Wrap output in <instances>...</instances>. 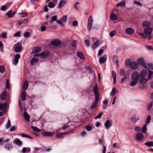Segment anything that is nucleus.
<instances>
[{
    "instance_id": "obj_35",
    "label": "nucleus",
    "mask_w": 153,
    "mask_h": 153,
    "mask_svg": "<svg viewBox=\"0 0 153 153\" xmlns=\"http://www.w3.org/2000/svg\"><path fill=\"white\" fill-rule=\"evenodd\" d=\"M24 116L25 119L27 121H30V117L29 115L26 112H24Z\"/></svg>"
},
{
    "instance_id": "obj_41",
    "label": "nucleus",
    "mask_w": 153,
    "mask_h": 153,
    "mask_svg": "<svg viewBox=\"0 0 153 153\" xmlns=\"http://www.w3.org/2000/svg\"><path fill=\"white\" fill-rule=\"evenodd\" d=\"M99 41L97 40V41L93 45L92 47L93 48H96L99 45Z\"/></svg>"
},
{
    "instance_id": "obj_12",
    "label": "nucleus",
    "mask_w": 153,
    "mask_h": 153,
    "mask_svg": "<svg viewBox=\"0 0 153 153\" xmlns=\"http://www.w3.org/2000/svg\"><path fill=\"white\" fill-rule=\"evenodd\" d=\"M130 66L131 69L134 70L138 68V64L135 62H132L130 64Z\"/></svg>"
},
{
    "instance_id": "obj_60",
    "label": "nucleus",
    "mask_w": 153,
    "mask_h": 153,
    "mask_svg": "<svg viewBox=\"0 0 153 153\" xmlns=\"http://www.w3.org/2000/svg\"><path fill=\"white\" fill-rule=\"evenodd\" d=\"M77 44V42L76 41L74 40L71 43V45L72 46L74 47H76Z\"/></svg>"
},
{
    "instance_id": "obj_57",
    "label": "nucleus",
    "mask_w": 153,
    "mask_h": 153,
    "mask_svg": "<svg viewBox=\"0 0 153 153\" xmlns=\"http://www.w3.org/2000/svg\"><path fill=\"white\" fill-rule=\"evenodd\" d=\"M21 32L19 31L16 32V33H15L14 35L13 36L14 37H19L21 36L20 33H21Z\"/></svg>"
},
{
    "instance_id": "obj_7",
    "label": "nucleus",
    "mask_w": 153,
    "mask_h": 153,
    "mask_svg": "<svg viewBox=\"0 0 153 153\" xmlns=\"http://www.w3.org/2000/svg\"><path fill=\"white\" fill-rule=\"evenodd\" d=\"M67 20V16H64L60 20H56V22L58 24L62 25L63 26V22H65Z\"/></svg>"
},
{
    "instance_id": "obj_51",
    "label": "nucleus",
    "mask_w": 153,
    "mask_h": 153,
    "mask_svg": "<svg viewBox=\"0 0 153 153\" xmlns=\"http://www.w3.org/2000/svg\"><path fill=\"white\" fill-rule=\"evenodd\" d=\"M103 114V113L102 112H100L98 115L95 117L94 119H97L99 118H101Z\"/></svg>"
},
{
    "instance_id": "obj_38",
    "label": "nucleus",
    "mask_w": 153,
    "mask_h": 153,
    "mask_svg": "<svg viewBox=\"0 0 153 153\" xmlns=\"http://www.w3.org/2000/svg\"><path fill=\"white\" fill-rule=\"evenodd\" d=\"M26 93L25 91H23L21 94V97L23 101H24L26 99Z\"/></svg>"
},
{
    "instance_id": "obj_5",
    "label": "nucleus",
    "mask_w": 153,
    "mask_h": 153,
    "mask_svg": "<svg viewBox=\"0 0 153 153\" xmlns=\"http://www.w3.org/2000/svg\"><path fill=\"white\" fill-rule=\"evenodd\" d=\"M22 46L21 43L19 42L14 45V48L15 51L16 53L19 52L22 50Z\"/></svg>"
},
{
    "instance_id": "obj_36",
    "label": "nucleus",
    "mask_w": 153,
    "mask_h": 153,
    "mask_svg": "<svg viewBox=\"0 0 153 153\" xmlns=\"http://www.w3.org/2000/svg\"><path fill=\"white\" fill-rule=\"evenodd\" d=\"M19 135L22 136V137H25L26 138H29L31 139H33L32 137L24 133L19 134Z\"/></svg>"
},
{
    "instance_id": "obj_18",
    "label": "nucleus",
    "mask_w": 153,
    "mask_h": 153,
    "mask_svg": "<svg viewBox=\"0 0 153 153\" xmlns=\"http://www.w3.org/2000/svg\"><path fill=\"white\" fill-rule=\"evenodd\" d=\"M20 55L19 54H16L14 57V63L15 65H16L18 62L20 58Z\"/></svg>"
},
{
    "instance_id": "obj_20",
    "label": "nucleus",
    "mask_w": 153,
    "mask_h": 153,
    "mask_svg": "<svg viewBox=\"0 0 153 153\" xmlns=\"http://www.w3.org/2000/svg\"><path fill=\"white\" fill-rule=\"evenodd\" d=\"M147 74V71L145 70H144L141 71L140 75L141 78H145Z\"/></svg>"
},
{
    "instance_id": "obj_47",
    "label": "nucleus",
    "mask_w": 153,
    "mask_h": 153,
    "mask_svg": "<svg viewBox=\"0 0 153 153\" xmlns=\"http://www.w3.org/2000/svg\"><path fill=\"white\" fill-rule=\"evenodd\" d=\"M6 127L7 129L9 128L11 126L10 121L9 120H8L7 123L6 124Z\"/></svg>"
},
{
    "instance_id": "obj_55",
    "label": "nucleus",
    "mask_w": 153,
    "mask_h": 153,
    "mask_svg": "<svg viewBox=\"0 0 153 153\" xmlns=\"http://www.w3.org/2000/svg\"><path fill=\"white\" fill-rule=\"evenodd\" d=\"M134 4H136L137 5L139 6L140 7H141L142 6V4L140 3H139L138 1H134L133 2Z\"/></svg>"
},
{
    "instance_id": "obj_19",
    "label": "nucleus",
    "mask_w": 153,
    "mask_h": 153,
    "mask_svg": "<svg viewBox=\"0 0 153 153\" xmlns=\"http://www.w3.org/2000/svg\"><path fill=\"white\" fill-rule=\"evenodd\" d=\"M106 55H105L103 56L100 57L99 60V62L100 64H103L106 62Z\"/></svg>"
},
{
    "instance_id": "obj_37",
    "label": "nucleus",
    "mask_w": 153,
    "mask_h": 153,
    "mask_svg": "<svg viewBox=\"0 0 153 153\" xmlns=\"http://www.w3.org/2000/svg\"><path fill=\"white\" fill-rule=\"evenodd\" d=\"M31 128L33 131L36 132H39L41 131V130L38 128L37 127H34L33 126H31Z\"/></svg>"
},
{
    "instance_id": "obj_22",
    "label": "nucleus",
    "mask_w": 153,
    "mask_h": 153,
    "mask_svg": "<svg viewBox=\"0 0 153 153\" xmlns=\"http://www.w3.org/2000/svg\"><path fill=\"white\" fill-rule=\"evenodd\" d=\"M43 136H45L51 137L53 135L55 134L51 132L45 131L42 133Z\"/></svg>"
},
{
    "instance_id": "obj_63",
    "label": "nucleus",
    "mask_w": 153,
    "mask_h": 153,
    "mask_svg": "<svg viewBox=\"0 0 153 153\" xmlns=\"http://www.w3.org/2000/svg\"><path fill=\"white\" fill-rule=\"evenodd\" d=\"M112 74L113 79L116 78V73L114 71H112Z\"/></svg>"
},
{
    "instance_id": "obj_14",
    "label": "nucleus",
    "mask_w": 153,
    "mask_h": 153,
    "mask_svg": "<svg viewBox=\"0 0 153 153\" xmlns=\"http://www.w3.org/2000/svg\"><path fill=\"white\" fill-rule=\"evenodd\" d=\"M138 63L141 65L145 68H147L146 65V63L144 62V60L143 58H140L138 59L137 60Z\"/></svg>"
},
{
    "instance_id": "obj_1",
    "label": "nucleus",
    "mask_w": 153,
    "mask_h": 153,
    "mask_svg": "<svg viewBox=\"0 0 153 153\" xmlns=\"http://www.w3.org/2000/svg\"><path fill=\"white\" fill-rule=\"evenodd\" d=\"M93 91L95 96V100L90 106V108L92 110L94 109L97 106V102L99 99V93L98 92V88L97 85H96L94 86Z\"/></svg>"
},
{
    "instance_id": "obj_40",
    "label": "nucleus",
    "mask_w": 153,
    "mask_h": 153,
    "mask_svg": "<svg viewBox=\"0 0 153 153\" xmlns=\"http://www.w3.org/2000/svg\"><path fill=\"white\" fill-rule=\"evenodd\" d=\"M110 19L112 20H116L117 19V16L114 14H111V15Z\"/></svg>"
},
{
    "instance_id": "obj_28",
    "label": "nucleus",
    "mask_w": 153,
    "mask_h": 153,
    "mask_svg": "<svg viewBox=\"0 0 153 153\" xmlns=\"http://www.w3.org/2000/svg\"><path fill=\"white\" fill-rule=\"evenodd\" d=\"M14 142L16 145L19 146H20L22 144V142L17 138L15 139Z\"/></svg>"
},
{
    "instance_id": "obj_58",
    "label": "nucleus",
    "mask_w": 153,
    "mask_h": 153,
    "mask_svg": "<svg viewBox=\"0 0 153 153\" xmlns=\"http://www.w3.org/2000/svg\"><path fill=\"white\" fill-rule=\"evenodd\" d=\"M79 2H76L75 4L74 7L77 11L78 10V5L79 4Z\"/></svg>"
},
{
    "instance_id": "obj_33",
    "label": "nucleus",
    "mask_w": 153,
    "mask_h": 153,
    "mask_svg": "<svg viewBox=\"0 0 153 153\" xmlns=\"http://www.w3.org/2000/svg\"><path fill=\"white\" fill-rule=\"evenodd\" d=\"M7 97L6 92H3L0 96V98L1 100H5Z\"/></svg>"
},
{
    "instance_id": "obj_16",
    "label": "nucleus",
    "mask_w": 153,
    "mask_h": 153,
    "mask_svg": "<svg viewBox=\"0 0 153 153\" xmlns=\"http://www.w3.org/2000/svg\"><path fill=\"white\" fill-rule=\"evenodd\" d=\"M66 0H61L59 3L58 8V9H60L62 8L64 5L66 4Z\"/></svg>"
},
{
    "instance_id": "obj_44",
    "label": "nucleus",
    "mask_w": 153,
    "mask_h": 153,
    "mask_svg": "<svg viewBox=\"0 0 153 153\" xmlns=\"http://www.w3.org/2000/svg\"><path fill=\"white\" fill-rule=\"evenodd\" d=\"M146 146L149 147H153V142H146L145 143Z\"/></svg>"
},
{
    "instance_id": "obj_9",
    "label": "nucleus",
    "mask_w": 153,
    "mask_h": 153,
    "mask_svg": "<svg viewBox=\"0 0 153 153\" xmlns=\"http://www.w3.org/2000/svg\"><path fill=\"white\" fill-rule=\"evenodd\" d=\"M49 52L48 51H46L45 52L37 54V55L40 56L42 58H47L49 56Z\"/></svg>"
},
{
    "instance_id": "obj_53",
    "label": "nucleus",
    "mask_w": 153,
    "mask_h": 153,
    "mask_svg": "<svg viewBox=\"0 0 153 153\" xmlns=\"http://www.w3.org/2000/svg\"><path fill=\"white\" fill-rule=\"evenodd\" d=\"M48 6L51 8H53L54 7L55 4L52 2H51L48 4Z\"/></svg>"
},
{
    "instance_id": "obj_15",
    "label": "nucleus",
    "mask_w": 153,
    "mask_h": 153,
    "mask_svg": "<svg viewBox=\"0 0 153 153\" xmlns=\"http://www.w3.org/2000/svg\"><path fill=\"white\" fill-rule=\"evenodd\" d=\"M139 119V117L136 115H133L131 117V120L133 123H135Z\"/></svg>"
},
{
    "instance_id": "obj_24",
    "label": "nucleus",
    "mask_w": 153,
    "mask_h": 153,
    "mask_svg": "<svg viewBox=\"0 0 153 153\" xmlns=\"http://www.w3.org/2000/svg\"><path fill=\"white\" fill-rule=\"evenodd\" d=\"M7 107V105L5 103H2L0 102V110H5Z\"/></svg>"
},
{
    "instance_id": "obj_46",
    "label": "nucleus",
    "mask_w": 153,
    "mask_h": 153,
    "mask_svg": "<svg viewBox=\"0 0 153 153\" xmlns=\"http://www.w3.org/2000/svg\"><path fill=\"white\" fill-rule=\"evenodd\" d=\"M19 15L21 16L20 17L21 18L26 17L28 16L27 13L25 12L20 13Z\"/></svg>"
},
{
    "instance_id": "obj_3",
    "label": "nucleus",
    "mask_w": 153,
    "mask_h": 153,
    "mask_svg": "<svg viewBox=\"0 0 153 153\" xmlns=\"http://www.w3.org/2000/svg\"><path fill=\"white\" fill-rule=\"evenodd\" d=\"M140 75L139 73L135 71L131 75V79L132 81L131 82L130 85L132 87L135 86L140 80Z\"/></svg>"
},
{
    "instance_id": "obj_43",
    "label": "nucleus",
    "mask_w": 153,
    "mask_h": 153,
    "mask_svg": "<svg viewBox=\"0 0 153 153\" xmlns=\"http://www.w3.org/2000/svg\"><path fill=\"white\" fill-rule=\"evenodd\" d=\"M153 105V102H151L149 103L147 106V108L148 110H150Z\"/></svg>"
},
{
    "instance_id": "obj_62",
    "label": "nucleus",
    "mask_w": 153,
    "mask_h": 153,
    "mask_svg": "<svg viewBox=\"0 0 153 153\" xmlns=\"http://www.w3.org/2000/svg\"><path fill=\"white\" fill-rule=\"evenodd\" d=\"M141 128L138 126L135 127L134 128V130L136 131H141Z\"/></svg>"
},
{
    "instance_id": "obj_31",
    "label": "nucleus",
    "mask_w": 153,
    "mask_h": 153,
    "mask_svg": "<svg viewBox=\"0 0 153 153\" xmlns=\"http://www.w3.org/2000/svg\"><path fill=\"white\" fill-rule=\"evenodd\" d=\"M41 48L40 47H36L35 48L34 50L32 51V53H38L41 51Z\"/></svg>"
},
{
    "instance_id": "obj_4",
    "label": "nucleus",
    "mask_w": 153,
    "mask_h": 153,
    "mask_svg": "<svg viewBox=\"0 0 153 153\" xmlns=\"http://www.w3.org/2000/svg\"><path fill=\"white\" fill-rule=\"evenodd\" d=\"M60 129H58L56 131V134L55 135L56 137L58 138H62L64 137V135H66L72 132V130H70L69 132H65L63 133L58 132Z\"/></svg>"
},
{
    "instance_id": "obj_29",
    "label": "nucleus",
    "mask_w": 153,
    "mask_h": 153,
    "mask_svg": "<svg viewBox=\"0 0 153 153\" xmlns=\"http://www.w3.org/2000/svg\"><path fill=\"white\" fill-rule=\"evenodd\" d=\"M148 71V79H151L153 75V71L148 69L147 68H146Z\"/></svg>"
},
{
    "instance_id": "obj_50",
    "label": "nucleus",
    "mask_w": 153,
    "mask_h": 153,
    "mask_svg": "<svg viewBox=\"0 0 153 153\" xmlns=\"http://www.w3.org/2000/svg\"><path fill=\"white\" fill-rule=\"evenodd\" d=\"M85 128H86V130L88 131H91L92 129V128L91 126H89L88 125L85 126Z\"/></svg>"
},
{
    "instance_id": "obj_10",
    "label": "nucleus",
    "mask_w": 153,
    "mask_h": 153,
    "mask_svg": "<svg viewBox=\"0 0 153 153\" xmlns=\"http://www.w3.org/2000/svg\"><path fill=\"white\" fill-rule=\"evenodd\" d=\"M135 138L138 141L143 140L144 137L143 134L141 133H138L135 136Z\"/></svg>"
},
{
    "instance_id": "obj_17",
    "label": "nucleus",
    "mask_w": 153,
    "mask_h": 153,
    "mask_svg": "<svg viewBox=\"0 0 153 153\" xmlns=\"http://www.w3.org/2000/svg\"><path fill=\"white\" fill-rule=\"evenodd\" d=\"M20 55L19 54H16L14 57V63L15 65H16L18 62L20 58Z\"/></svg>"
},
{
    "instance_id": "obj_49",
    "label": "nucleus",
    "mask_w": 153,
    "mask_h": 153,
    "mask_svg": "<svg viewBox=\"0 0 153 153\" xmlns=\"http://www.w3.org/2000/svg\"><path fill=\"white\" fill-rule=\"evenodd\" d=\"M146 125V124H145L142 128V132L143 133H145L147 130Z\"/></svg>"
},
{
    "instance_id": "obj_8",
    "label": "nucleus",
    "mask_w": 153,
    "mask_h": 153,
    "mask_svg": "<svg viewBox=\"0 0 153 153\" xmlns=\"http://www.w3.org/2000/svg\"><path fill=\"white\" fill-rule=\"evenodd\" d=\"M37 55H35L34 57L32 58L30 61L31 65H36V63L38 61L39 59L37 57Z\"/></svg>"
},
{
    "instance_id": "obj_59",
    "label": "nucleus",
    "mask_w": 153,
    "mask_h": 153,
    "mask_svg": "<svg viewBox=\"0 0 153 153\" xmlns=\"http://www.w3.org/2000/svg\"><path fill=\"white\" fill-rule=\"evenodd\" d=\"M12 147L11 145L10 144H7L5 145V148L8 150L10 149Z\"/></svg>"
},
{
    "instance_id": "obj_48",
    "label": "nucleus",
    "mask_w": 153,
    "mask_h": 153,
    "mask_svg": "<svg viewBox=\"0 0 153 153\" xmlns=\"http://www.w3.org/2000/svg\"><path fill=\"white\" fill-rule=\"evenodd\" d=\"M125 4V2L124 1H123L121 2H120L117 4V7L118 6H123Z\"/></svg>"
},
{
    "instance_id": "obj_64",
    "label": "nucleus",
    "mask_w": 153,
    "mask_h": 153,
    "mask_svg": "<svg viewBox=\"0 0 153 153\" xmlns=\"http://www.w3.org/2000/svg\"><path fill=\"white\" fill-rule=\"evenodd\" d=\"M149 68L152 70H153V64L152 63L149 64L148 65Z\"/></svg>"
},
{
    "instance_id": "obj_39",
    "label": "nucleus",
    "mask_w": 153,
    "mask_h": 153,
    "mask_svg": "<svg viewBox=\"0 0 153 153\" xmlns=\"http://www.w3.org/2000/svg\"><path fill=\"white\" fill-rule=\"evenodd\" d=\"M150 22L148 21H145L142 23L144 27L148 26L150 25Z\"/></svg>"
},
{
    "instance_id": "obj_6",
    "label": "nucleus",
    "mask_w": 153,
    "mask_h": 153,
    "mask_svg": "<svg viewBox=\"0 0 153 153\" xmlns=\"http://www.w3.org/2000/svg\"><path fill=\"white\" fill-rule=\"evenodd\" d=\"M93 18L91 16H89L88 22V29L90 31L91 28L93 24Z\"/></svg>"
},
{
    "instance_id": "obj_26",
    "label": "nucleus",
    "mask_w": 153,
    "mask_h": 153,
    "mask_svg": "<svg viewBox=\"0 0 153 153\" xmlns=\"http://www.w3.org/2000/svg\"><path fill=\"white\" fill-rule=\"evenodd\" d=\"M113 60L116 63V65L117 67L118 66V56L116 55H114L113 56Z\"/></svg>"
},
{
    "instance_id": "obj_27",
    "label": "nucleus",
    "mask_w": 153,
    "mask_h": 153,
    "mask_svg": "<svg viewBox=\"0 0 153 153\" xmlns=\"http://www.w3.org/2000/svg\"><path fill=\"white\" fill-rule=\"evenodd\" d=\"M77 55L78 57L80 59H85L84 55L82 53L81 51H77Z\"/></svg>"
},
{
    "instance_id": "obj_34",
    "label": "nucleus",
    "mask_w": 153,
    "mask_h": 153,
    "mask_svg": "<svg viewBox=\"0 0 153 153\" xmlns=\"http://www.w3.org/2000/svg\"><path fill=\"white\" fill-rule=\"evenodd\" d=\"M110 121L109 120H107L105 123L104 125L105 126V128L108 130L109 129L110 126H110Z\"/></svg>"
},
{
    "instance_id": "obj_21",
    "label": "nucleus",
    "mask_w": 153,
    "mask_h": 153,
    "mask_svg": "<svg viewBox=\"0 0 153 153\" xmlns=\"http://www.w3.org/2000/svg\"><path fill=\"white\" fill-rule=\"evenodd\" d=\"M48 24V22H45L43 23L41 25V30L42 31H44L46 29V26Z\"/></svg>"
},
{
    "instance_id": "obj_13",
    "label": "nucleus",
    "mask_w": 153,
    "mask_h": 153,
    "mask_svg": "<svg viewBox=\"0 0 153 153\" xmlns=\"http://www.w3.org/2000/svg\"><path fill=\"white\" fill-rule=\"evenodd\" d=\"M51 43L53 46H58L60 45L61 42L58 39H56L52 40Z\"/></svg>"
},
{
    "instance_id": "obj_61",
    "label": "nucleus",
    "mask_w": 153,
    "mask_h": 153,
    "mask_svg": "<svg viewBox=\"0 0 153 153\" xmlns=\"http://www.w3.org/2000/svg\"><path fill=\"white\" fill-rule=\"evenodd\" d=\"M30 33L29 32H25L24 33V36L25 37H28L30 36Z\"/></svg>"
},
{
    "instance_id": "obj_23",
    "label": "nucleus",
    "mask_w": 153,
    "mask_h": 153,
    "mask_svg": "<svg viewBox=\"0 0 153 153\" xmlns=\"http://www.w3.org/2000/svg\"><path fill=\"white\" fill-rule=\"evenodd\" d=\"M16 12L13 13L12 10H10L6 14V15L8 18H12L13 17L14 15L16 13Z\"/></svg>"
},
{
    "instance_id": "obj_54",
    "label": "nucleus",
    "mask_w": 153,
    "mask_h": 153,
    "mask_svg": "<svg viewBox=\"0 0 153 153\" xmlns=\"http://www.w3.org/2000/svg\"><path fill=\"white\" fill-rule=\"evenodd\" d=\"M7 33L4 32H3L1 34V37L4 39H6L7 36Z\"/></svg>"
},
{
    "instance_id": "obj_42",
    "label": "nucleus",
    "mask_w": 153,
    "mask_h": 153,
    "mask_svg": "<svg viewBox=\"0 0 153 153\" xmlns=\"http://www.w3.org/2000/svg\"><path fill=\"white\" fill-rule=\"evenodd\" d=\"M151 120V116L149 115L148 116L146 120V125H148L150 122Z\"/></svg>"
},
{
    "instance_id": "obj_11",
    "label": "nucleus",
    "mask_w": 153,
    "mask_h": 153,
    "mask_svg": "<svg viewBox=\"0 0 153 153\" xmlns=\"http://www.w3.org/2000/svg\"><path fill=\"white\" fill-rule=\"evenodd\" d=\"M125 32L127 34L131 35L134 33V31L132 28L128 27L126 29Z\"/></svg>"
},
{
    "instance_id": "obj_25",
    "label": "nucleus",
    "mask_w": 153,
    "mask_h": 153,
    "mask_svg": "<svg viewBox=\"0 0 153 153\" xmlns=\"http://www.w3.org/2000/svg\"><path fill=\"white\" fill-rule=\"evenodd\" d=\"M126 74V76H127L128 75V73L127 72H125L123 69H121L120 70L119 74L120 76H125V74Z\"/></svg>"
},
{
    "instance_id": "obj_45",
    "label": "nucleus",
    "mask_w": 153,
    "mask_h": 153,
    "mask_svg": "<svg viewBox=\"0 0 153 153\" xmlns=\"http://www.w3.org/2000/svg\"><path fill=\"white\" fill-rule=\"evenodd\" d=\"M116 33V31L114 30L109 33L110 36L112 37H113Z\"/></svg>"
},
{
    "instance_id": "obj_52",
    "label": "nucleus",
    "mask_w": 153,
    "mask_h": 153,
    "mask_svg": "<svg viewBox=\"0 0 153 153\" xmlns=\"http://www.w3.org/2000/svg\"><path fill=\"white\" fill-rule=\"evenodd\" d=\"M116 90L115 88H112V91L111 93L110 94V95L111 96H112L114 95V94H115L116 93Z\"/></svg>"
},
{
    "instance_id": "obj_2",
    "label": "nucleus",
    "mask_w": 153,
    "mask_h": 153,
    "mask_svg": "<svg viewBox=\"0 0 153 153\" xmlns=\"http://www.w3.org/2000/svg\"><path fill=\"white\" fill-rule=\"evenodd\" d=\"M144 33H140L139 34L140 36L145 39H150L151 38V33L152 31V28L147 27L144 29Z\"/></svg>"
},
{
    "instance_id": "obj_56",
    "label": "nucleus",
    "mask_w": 153,
    "mask_h": 153,
    "mask_svg": "<svg viewBox=\"0 0 153 153\" xmlns=\"http://www.w3.org/2000/svg\"><path fill=\"white\" fill-rule=\"evenodd\" d=\"M5 71V68L3 66H0V72L3 73Z\"/></svg>"
},
{
    "instance_id": "obj_30",
    "label": "nucleus",
    "mask_w": 153,
    "mask_h": 153,
    "mask_svg": "<svg viewBox=\"0 0 153 153\" xmlns=\"http://www.w3.org/2000/svg\"><path fill=\"white\" fill-rule=\"evenodd\" d=\"M148 80L149 79L148 78L147 79H146L144 78H141L140 83L141 85H144L148 81Z\"/></svg>"
},
{
    "instance_id": "obj_32",
    "label": "nucleus",
    "mask_w": 153,
    "mask_h": 153,
    "mask_svg": "<svg viewBox=\"0 0 153 153\" xmlns=\"http://www.w3.org/2000/svg\"><path fill=\"white\" fill-rule=\"evenodd\" d=\"M28 82L27 80H25L23 84V89L25 91L26 90L28 87Z\"/></svg>"
}]
</instances>
